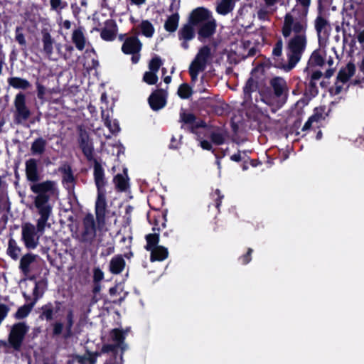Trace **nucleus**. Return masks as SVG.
Wrapping results in <instances>:
<instances>
[{
    "label": "nucleus",
    "mask_w": 364,
    "mask_h": 364,
    "mask_svg": "<svg viewBox=\"0 0 364 364\" xmlns=\"http://www.w3.org/2000/svg\"><path fill=\"white\" fill-rule=\"evenodd\" d=\"M196 37L195 27L188 21L183 24L178 32V40L181 41V47L187 50L189 48L188 42Z\"/></svg>",
    "instance_id": "nucleus-16"
},
{
    "label": "nucleus",
    "mask_w": 364,
    "mask_h": 364,
    "mask_svg": "<svg viewBox=\"0 0 364 364\" xmlns=\"http://www.w3.org/2000/svg\"><path fill=\"white\" fill-rule=\"evenodd\" d=\"M212 199L214 200L215 207L218 209V212H220V207L221 205V203L223 199L224 198V195L221 193L219 189L215 190V191L211 194Z\"/></svg>",
    "instance_id": "nucleus-53"
},
{
    "label": "nucleus",
    "mask_w": 364,
    "mask_h": 364,
    "mask_svg": "<svg viewBox=\"0 0 364 364\" xmlns=\"http://www.w3.org/2000/svg\"><path fill=\"white\" fill-rule=\"evenodd\" d=\"M92 161L94 163L93 176L97 188V192L105 191V186L107 184V181L105 178V170L101 164L96 159Z\"/></svg>",
    "instance_id": "nucleus-15"
},
{
    "label": "nucleus",
    "mask_w": 364,
    "mask_h": 364,
    "mask_svg": "<svg viewBox=\"0 0 364 364\" xmlns=\"http://www.w3.org/2000/svg\"><path fill=\"white\" fill-rule=\"evenodd\" d=\"M355 71V66L352 63H348L345 68H341L336 77V80L341 83H345L348 81Z\"/></svg>",
    "instance_id": "nucleus-26"
},
{
    "label": "nucleus",
    "mask_w": 364,
    "mask_h": 364,
    "mask_svg": "<svg viewBox=\"0 0 364 364\" xmlns=\"http://www.w3.org/2000/svg\"><path fill=\"white\" fill-rule=\"evenodd\" d=\"M326 63V60L322 54L320 49L314 50L307 62L306 68L304 69V72H314L320 71L316 69L317 67H323Z\"/></svg>",
    "instance_id": "nucleus-20"
},
{
    "label": "nucleus",
    "mask_w": 364,
    "mask_h": 364,
    "mask_svg": "<svg viewBox=\"0 0 364 364\" xmlns=\"http://www.w3.org/2000/svg\"><path fill=\"white\" fill-rule=\"evenodd\" d=\"M58 171L62 173V182L63 184H73L75 181L72 168L68 164H64L59 167Z\"/></svg>",
    "instance_id": "nucleus-32"
},
{
    "label": "nucleus",
    "mask_w": 364,
    "mask_h": 364,
    "mask_svg": "<svg viewBox=\"0 0 364 364\" xmlns=\"http://www.w3.org/2000/svg\"><path fill=\"white\" fill-rule=\"evenodd\" d=\"M211 57V49L208 46H202L197 53L195 58L205 65L208 64L209 58Z\"/></svg>",
    "instance_id": "nucleus-44"
},
{
    "label": "nucleus",
    "mask_w": 364,
    "mask_h": 364,
    "mask_svg": "<svg viewBox=\"0 0 364 364\" xmlns=\"http://www.w3.org/2000/svg\"><path fill=\"white\" fill-rule=\"evenodd\" d=\"M253 250L250 247L247 248V252L239 257L238 260L242 265H246L252 260V254Z\"/></svg>",
    "instance_id": "nucleus-56"
},
{
    "label": "nucleus",
    "mask_w": 364,
    "mask_h": 364,
    "mask_svg": "<svg viewBox=\"0 0 364 364\" xmlns=\"http://www.w3.org/2000/svg\"><path fill=\"white\" fill-rule=\"evenodd\" d=\"M162 65V60L159 56H155L151 58L149 63V69L150 71L157 73Z\"/></svg>",
    "instance_id": "nucleus-52"
},
{
    "label": "nucleus",
    "mask_w": 364,
    "mask_h": 364,
    "mask_svg": "<svg viewBox=\"0 0 364 364\" xmlns=\"http://www.w3.org/2000/svg\"><path fill=\"white\" fill-rule=\"evenodd\" d=\"M26 176L28 181L33 185L38 184L41 180V173L38 170V161L36 159H29L26 161Z\"/></svg>",
    "instance_id": "nucleus-17"
},
{
    "label": "nucleus",
    "mask_w": 364,
    "mask_h": 364,
    "mask_svg": "<svg viewBox=\"0 0 364 364\" xmlns=\"http://www.w3.org/2000/svg\"><path fill=\"white\" fill-rule=\"evenodd\" d=\"M258 88V83L252 77H250L247 80L243 87L244 101L246 103L252 102V93L255 92Z\"/></svg>",
    "instance_id": "nucleus-25"
},
{
    "label": "nucleus",
    "mask_w": 364,
    "mask_h": 364,
    "mask_svg": "<svg viewBox=\"0 0 364 364\" xmlns=\"http://www.w3.org/2000/svg\"><path fill=\"white\" fill-rule=\"evenodd\" d=\"M177 94L180 98L188 99L193 94L191 87L188 83H182L178 89Z\"/></svg>",
    "instance_id": "nucleus-46"
},
{
    "label": "nucleus",
    "mask_w": 364,
    "mask_h": 364,
    "mask_svg": "<svg viewBox=\"0 0 364 364\" xmlns=\"http://www.w3.org/2000/svg\"><path fill=\"white\" fill-rule=\"evenodd\" d=\"M79 147L82 150V154L86 157L88 161H92L95 159L94 157V147L87 132L80 129L79 132V136L77 139Z\"/></svg>",
    "instance_id": "nucleus-11"
},
{
    "label": "nucleus",
    "mask_w": 364,
    "mask_h": 364,
    "mask_svg": "<svg viewBox=\"0 0 364 364\" xmlns=\"http://www.w3.org/2000/svg\"><path fill=\"white\" fill-rule=\"evenodd\" d=\"M282 50H283V41L281 38H279L275 44L274 45L273 49H272V56L274 57V66L276 67V60H283V59H279V58L282 56Z\"/></svg>",
    "instance_id": "nucleus-47"
},
{
    "label": "nucleus",
    "mask_w": 364,
    "mask_h": 364,
    "mask_svg": "<svg viewBox=\"0 0 364 364\" xmlns=\"http://www.w3.org/2000/svg\"><path fill=\"white\" fill-rule=\"evenodd\" d=\"M324 111V109L323 108H316L314 109V113L310 117L311 119L314 122H318L322 119H324L323 117V112Z\"/></svg>",
    "instance_id": "nucleus-59"
},
{
    "label": "nucleus",
    "mask_w": 364,
    "mask_h": 364,
    "mask_svg": "<svg viewBox=\"0 0 364 364\" xmlns=\"http://www.w3.org/2000/svg\"><path fill=\"white\" fill-rule=\"evenodd\" d=\"M71 9H72L73 16L75 18H77L78 14L80 12V8L77 6V4L76 3H73L71 4Z\"/></svg>",
    "instance_id": "nucleus-64"
},
{
    "label": "nucleus",
    "mask_w": 364,
    "mask_h": 364,
    "mask_svg": "<svg viewBox=\"0 0 364 364\" xmlns=\"http://www.w3.org/2000/svg\"><path fill=\"white\" fill-rule=\"evenodd\" d=\"M216 28L217 23L215 18L198 26L196 27L198 40L200 42H205V40L210 39L216 32Z\"/></svg>",
    "instance_id": "nucleus-12"
},
{
    "label": "nucleus",
    "mask_w": 364,
    "mask_h": 364,
    "mask_svg": "<svg viewBox=\"0 0 364 364\" xmlns=\"http://www.w3.org/2000/svg\"><path fill=\"white\" fill-rule=\"evenodd\" d=\"M8 83L15 89L27 90L31 87V83L26 79L19 77H11L8 78Z\"/></svg>",
    "instance_id": "nucleus-36"
},
{
    "label": "nucleus",
    "mask_w": 364,
    "mask_h": 364,
    "mask_svg": "<svg viewBox=\"0 0 364 364\" xmlns=\"http://www.w3.org/2000/svg\"><path fill=\"white\" fill-rule=\"evenodd\" d=\"M297 3L300 4L303 6V9H297L296 7L293 8L291 11V14L294 16V19H297L298 18H301L305 15L306 19H307V14L309 7L311 4V0H296Z\"/></svg>",
    "instance_id": "nucleus-33"
},
{
    "label": "nucleus",
    "mask_w": 364,
    "mask_h": 364,
    "mask_svg": "<svg viewBox=\"0 0 364 364\" xmlns=\"http://www.w3.org/2000/svg\"><path fill=\"white\" fill-rule=\"evenodd\" d=\"M47 142L46 140L42 137L36 139L31 144V152L33 155H41L45 152Z\"/></svg>",
    "instance_id": "nucleus-37"
},
{
    "label": "nucleus",
    "mask_w": 364,
    "mask_h": 364,
    "mask_svg": "<svg viewBox=\"0 0 364 364\" xmlns=\"http://www.w3.org/2000/svg\"><path fill=\"white\" fill-rule=\"evenodd\" d=\"M92 161L94 163L93 176L97 188V192L105 191V186L107 184V181L105 178V170L101 164L96 159Z\"/></svg>",
    "instance_id": "nucleus-14"
},
{
    "label": "nucleus",
    "mask_w": 364,
    "mask_h": 364,
    "mask_svg": "<svg viewBox=\"0 0 364 364\" xmlns=\"http://www.w3.org/2000/svg\"><path fill=\"white\" fill-rule=\"evenodd\" d=\"M36 86L37 90V97L39 99H43L46 95L45 86L40 82L38 79L36 82Z\"/></svg>",
    "instance_id": "nucleus-61"
},
{
    "label": "nucleus",
    "mask_w": 364,
    "mask_h": 364,
    "mask_svg": "<svg viewBox=\"0 0 364 364\" xmlns=\"http://www.w3.org/2000/svg\"><path fill=\"white\" fill-rule=\"evenodd\" d=\"M214 18L212 12L205 7H197L192 10L188 18V21L195 28Z\"/></svg>",
    "instance_id": "nucleus-10"
},
{
    "label": "nucleus",
    "mask_w": 364,
    "mask_h": 364,
    "mask_svg": "<svg viewBox=\"0 0 364 364\" xmlns=\"http://www.w3.org/2000/svg\"><path fill=\"white\" fill-rule=\"evenodd\" d=\"M36 302V298L33 299V301L29 304H26L20 306L16 312L15 313V318L16 319H23L28 316L32 309L33 308Z\"/></svg>",
    "instance_id": "nucleus-39"
},
{
    "label": "nucleus",
    "mask_w": 364,
    "mask_h": 364,
    "mask_svg": "<svg viewBox=\"0 0 364 364\" xmlns=\"http://www.w3.org/2000/svg\"><path fill=\"white\" fill-rule=\"evenodd\" d=\"M200 144L201 148L204 150L210 151L213 149L211 143L207 140L200 141Z\"/></svg>",
    "instance_id": "nucleus-63"
},
{
    "label": "nucleus",
    "mask_w": 364,
    "mask_h": 364,
    "mask_svg": "<svg viewBox=\"0 0 364 364\" xmlns=\"http://www.w3.org/2000/svg\"><path fill=\"white\" fill-rule=\"evenodd\" d=\"M110 336L112 337V341L115 342V344H119V347L121 348L122 351L123 352L124 350L123 344L125 340V335L124 331L119 328H114L112 330Z\"/></svg>",
    "instance_id": "nucleus-42"
},
{
    "label": "nucleus",
    "mask_w": 364,
    "mask_h": 364,
    "mask_svg": "<svg viewBox=\"0 0 364 364\" xmlns=\"http://www.w3.org/2000/svg\"><path fill=\"white\" fill-rule=\"evenodd\" d=\"M124 173L126 174L125 177L121 173H117L113 178L116 189L121 192L126 191L129 188V178L127 174V169L124 170Z\"/></svg>",
    "instance_id": "nucleus-30"
},
{
    "label": "nucleus",
    "mask_w": 364,
    "mask_h": 364,
    "mask_svg": "<svg viewBox=\"0 0 364 364\" xmlns=\"http://www.w3.org/2000/svg\"><path fill=\"white\" fill-rule=\"evenodd\" d=\"M149 205L152 209L156 210V213L153 215L148 214L147 218L151 224H154L152 230L154 232L156 230L159 232L160 230V225L163 228L166 227V223L167 221V210L165 209L161 210L159 208L151 206V204H149Z\"/></svg>",
    "instance_id": "nucleus-19"
},
{
    "label": "nucleus",
    "mask_w": 364,
    "mask_h": 364,
    "mask_svg": "<svg viewBox=\"0 0 364 364\" xmlns=\"http://www.w3.org/2000/svg\"><path fill=\"white\" fill-rule=\"evenodd\" d=\"M62 303L59 301H55L54 303L48 302L41 308L39 318L46 321H52L54 316L60 310Z\"/></svg>",
    "instance_id": "nucleus-18"
},
{
    "label": "nucleus",
    "mask_w": 364,
    "mask_h": 364,
    "mask_svg": "<svg viewBox=\"0 0 364 364\" xmlns=\"http://www.w3.org/2000/svg\"><path fill=\"white\" fill-rule=\"evenodd\" d=\"M104 279V272L99 268L93 269V283H99Z\"/></svg>",
    "instance_id": "nucleus-58"
},
{
    "label": "nucleus",
    "mask_w": 364,
    "mask_h": 364,
    "mask_svg": "<svg viewBox=\"0 0 364 364\" xmlns=\"http://www.w3.org/2000/svg\"><path fill=\"white\" fill-rule=\"evenodd\" d=\"M207 65L194 58L189 66V70L200 73L205 70Z\"/></svg>",
    "instance_id": "nucleus-51"
},
{
    "label": "nucleus",
    "mask_w": 364,
    "mask_h": 364,
    "mask_svg": "<svg viewBox=\"0 0 364 364\" xmlns=\"http://www.w3.org/2000/svg\"><path fill=\"white\" fill-rule=\"evenodd\" d=\"M181 123V129H185L190 133L198 135V129L200 128L207 129V123L201 119H198L193 113L187 112L181 108L179 113V121Z\"/></svg>",
    "instance_id": "nucleus-4"
},
{
    "label": "nucleus",
    "mask_w": 364,
    "mask_h": 364,
    "mask_svg": "<svg viewBox=\"0 0 364 364\" xmlns=\"http://www.w3.org/2000/svg\"><path fill=\"white\" fill-rule=\"evenodd\" d=\"M211 142L216 145H222L225 142V138L222 133L212 132L210 136Z\"/></svg>",
    "instance_id": "nucleus-55"
},
{
    "label": "nucleus",
    "mask_w": 364,
    "mask_h": 364,
    "mask_svg": "<svg viewBox=\"0 0 364 364\" xmlns=\"http://www.w3.org/2000/svg\"><path fill=\"white\" fill-rule=\"evenodd\" d=\"M101 117L102 120L104 121L105 127H107L109 129L111 133L114 134L120 130L119 124L117 121L114 120V126H112V120L110 119L108 112L102 110Z\"/></svg>",
    "instance_id": "nucleus-41"
},
{
    "label": "nucleus",
    "mask_w": 364,
    "mask_h": 364,
    "mask_svg": "<svg viewBox=\"0 0 364 364\" xmlns=\"http://www.w3.org/2000/svg\"><path fill=\"white\" fill-rule=\"evenodd\" d=\"M235 7V0H222L218 5L216 11L218 14L226 15L231 12Z\"/></svg>",
    "instance_id": "nucleus-40"
},
{
    "label": "nucleus",
    "mask_w": 364,
    "mask_h": 364,
    "mask_svg": "<svg viewBox=\"0 0 364 364\" xmlns=\"http://www.w3.org/2000/svg\"><path fill=\"white\" fill-rule=\"evenodd\" d=\"M23 28L21 26H17L15 31V39L21 45L26 46V41L24 34L22 33Z\"/></svg>",
    "instance_id": "nucleus-57"
},
{
    "label": "nucleus",
    "mask_w": 364,
    "mask_h": 364,
    "mask_svg": "<svg viewBox=\"0 0 364 364\" xmlns=\"http://www.w3.org/2000/svg\"><path fill=\"white\" fill-rule=\"evenodd\" d=\"M167 93L163 89H157L154 91L148 98L150 107L154 111H158L164 108L166 105Z\"/></svg>",
    "instance_id": "nucleus-13"
},
{
    "label": "nucleus",
    "mask_w": 364,
    "mask_h": 364,
    "mask_svg": "<svg viewBox=\"0 0 364 364\" xmlns=\"http://www.w3.org/2000/svg\"><path fill=\"white\" fill-rule=\"evenodd\" d=\"M307 28L308 21L305 15L294 19L291 13L285 14L281 31L284 38H289L287 44L288 62L285 63L282 60H276V68L290 71L300 61L308 43Z\"/></svg>",
    "instance_id": "nucleus-2"
},
{
    "label": "nucleus",
    "mask_w": 364,
    "mask_h": 364,
    "mask_svg": "<svg viewBox=\"0 0 364 364\" xmlns=\"http://www.w3.org/2000/svg\"><path fill=\"white\" fill-rule=\"evenodd\" d=\"M51 9L60 12V11L67 7L68 4L63 0H50Z\"/></svg>",
    "instance_id": "nucleus-54"
},
{
    "label": "nucleus",
    "mask_w": 364,
    "mask_h": 364,
    "mask_svg": "<svg viewBox=\"0 0 364 364\" xmlns=\"http://www.w3.org/2000/svg\"><path fill=\"white\" fill-rule=\"evenodd\" d=\"M41 34L43 51L47 55L50 56L53 53L54 39L46 28L42 29Z\"/></svg>",
    "instance_id": "nucleus-28"
},
{
    "label": "nucleus",
    "mask_w": 364,
    "mask_h": 364,
    "mask_svg": "<svg viewBox=\"0 0 364 364\" xmlns=\"http://www.w3.org/2000/svg\"><path fill=\"white\" fill-rule=\"evenodd\" d=\"M14 106L16 112L14 113V122L19 124L26 121L31 115V112L26 105V95L22 93H18L14 100Z\"/></svg>",
    "instance_id": "nucleus-9"
},
{
    "label": "nucleus",
    "mask_w": 364,
    "mask_h": 364,
    "mask_svg": "<svg viewBox=\"0 0 364 364\" xmlns=\"http://www.w3.org/2000/svg\"><path fill=\"white\" fill-rule=\"evenodd\" d=\"M159 77L156 73L152 71H146L143 75V81L149 85H156Z\"/></svg>",
    "instance_id": "nucleus-50"
},
{
    "label": "nucleus",
    "mask_w": 364,
    "mask_h": 364,
    "mask_svg": "<svg viewBox=\"0 0 364 364\" xmlns=\"http://www.w3.org/2000/svg\"><path fill=\"white\" fill-rule=\"evenodd\" d=\"M149 252L151 262L164 261L168 256V249L161 245L153 248Z\"/></svg>",
    "instance_id": "nucleus-29"
},
{
    "label": "nucleus",
    "mask_w": 364,
    "mask_h": 364,
    "mask_svg": "<svg viewBox=\"0 0 364 364\" xmlns=\"http://www.w3.org/2000/svg\"><path fill=\"white\" fill-rule=\"evenodd\" d=\"M273 95L279 106L284 105L288 99L289 87L287 81L282 77H274L269 81Z\"/></svg>",
    "instance_id": "nucleus-6"
},
{
    "label": "nucleus",
    "mask_w": 364,
    "mask_h": 364,
    "mask_svg": "<svg viewBox=\"0 0 364 364\" xmlns=\"http://www.w3.org/2000/svg\"><path fill=\"white\" fill-rule=\"evenodd\" d=\"M314 27L317 33L318 38H320L321 35L326 36L328 35V31L331 26L327 19L321 14L318 15L314 21Z\"/></svg>",
    "instance_id": "nucleus-23"
},
{
    "label": "nucleus",
    "mask_w": 364,
    "mask_h": 364,
    "mask_svg": "<svg viewBox=\"0 0 364 364\" xmlns=\"http://www.w3.org/2000/svg\"><path fill=\"white\" fill-rule=\"evenodd\" d=\"M28 329L29 327L24 322L14 324L8 338L9 346L14 350L19 351Z\"/></svg>",
    "instance_id": "nucleus-5"
},
{
    "label": "nucleus",
    "mask_w": 364,
    "mask_h": 364,
    "mask_svg": "<svg viewBox=\"0 0 364 364\" xmlns=\"http://www.w3.org/2000/svg\"><path fill=\"white\" fill-rule=\"evenodd\" d=\"M142 48V43L137 36L126 37L122 46V51L126 55L139 53Z\"/></svg>",
    "instance_id": "nucleus-21"
},
{
    "label": "nucleus",
    "mask_w": 364,
    "mask_h": 364,
    "mask_svg": "<svg viewBox=\"0 0 364 364\" xmlns=\"http://www.w3.org/2000/svg\"><path fill=\"white\" fill-rule=\"evenodd\" d=\"M180 16L178 12L172 14L169 16L164 23V29L169 32H175L178 26Z\"/></svg>",
    "instance_id": "nucleus-35"
},
{
    "label": "nucleus",
    "mask_w": 364,
    "mask_h": 364,
    "mask_svg": "<svg viewBox=\"0 0 364 364\" xmlns=\"http://www.w3.org/2000/svg\"><path fill=\"white\" fill-rule=\"evenodd\" d=\"M340 82H341L336 80L334 86L329 88L328 91L331 95H337L341 92L343 90V85L340 84Z\"/></svg>",
    "instance_id": "nucleus-60"
},
{
    "label": "nucleus",
    "mask_w": 364,
    "mask_h": 364,
    "mask_svg": "<svg viewBox=\"0 0 364 364\" xmlns=\"http://www.w3.org/2000/svg\"><path fill=\"white\" fill-rule=\"evenodd\" d=\"M97 223L92 213H87L82 220V227L75 239L81 244L91 245L97 236Z\"/></svg>",
    "instance_id": "nucleus-3"
},
{
    "label": "nucleus",
    "mask_w": 364,
    "mask_h": 364,
    "mask_svg": "<svg viewBox=\"0 0 364 364\" xmlns=\"http://www.w3.org/2000/svg\"><path fill=\"white\" fill-rule=\"evenodd\" d=\"M118 27L112 19H108L105 22V27L100 31V37L105 41H113L117 34Z\"/></svg>",
    "instance_id": "nucleus-22"
},
{
    "label": "nucleus",
    "mask_w": 364,
    "mask_h": 364,
    "mask_svg": "<svg viewBox=\"0 0 364 364\" xmlns=\"http://www.w3.org/2000/svg\"><path fill=\"white\" fill-rule=\"evenodd\" d=\"M66 323L64 324L65 326V331L63 334V337L65 339L70 338L73 336V327L74 325V312L72 309H69L67 311L66 316H65Z\"/></svg>",
    "instance_id": "nucleus-31"
},
{
    "label": "nucleus",
    "mask_w": 364,
    "mask_h": 364,
    "mask_svg": "<svg viewBox=\"0 0 364 364\" xmlns=\"http://www.w3.org/2000/svg\"><path fill=\"white\" fill-rule=\"evenodd\" d=\"M10 309L6 304H0V324L2 321L6 317Z\"/></svg>",
    "instance_id": "nucleus-62"
},
{
    "label": "nucleus",
    "mask_w": 364,
    "mask_h": 364,
    "mask_svg": "<svg viewBox=\"0 0 364 364\" xmlns=\"http://www.w3.org/2000/svg\"><path fill=\"white\" fill-rule=\"evenodd\" d=\"M139 28L142 35L146 38L152 37L155 31L154 26L149 20H142Z\"/></svg>",
    "instance_id": "nucleus-45"
},
{
    "label": "nucleus",
    "mask_w": 364,
    "mask_h": 364,
    "mask_svg": "<svg viewBox=\"0 0 364 364\" xmlns=\"http://www.w3.org/2000/svg\"><path fill=\"white\" fill-rule=\"evenodd\" d=\"M146 244L144 247L146 251H150L153 248L159 246V233L156 232L148 234L145 236Z\"/></svg>",
    "instance_id": "nucleus-43"
},
{
    "label": "nucleus",
    "mask_w": 364,
    "mask_h": 364,
    "mask_svg": "<svg viewBox=\"0 0 364 364\" xmlns=\"http://www.w3.org/2000/svg\"><path fill=\"white\" fill-rule=\"evenodd\" d=\"M107 213V203L106 191L97 192V198L95 205V213L97 227L100 230L105 225L106 214Z\"/></svg>",
    "instance_id": "nucleus-8"
},
{
    "label": "nucleus",
    "mask_w": 364,
    "mask_h": 364,
    "mask_svg": "<svg viewBox=\"0 0 364 364\" xmlns=\"http://www.w3.org/2000/svg\"><path fill=\"white\" fill-rule=\"evenodd\" d=\"M6 254L14 261L18 260L21 254V248L12 237L9 240Z\"/></svg>",
    "instance_id": "nucleus-34"
},
{
    "label": "nucleus",
    "mask_w": 364,
    "mask_h": 364,
    "mask_svg": "<svg viewBox=\"0 0 364 364\" xmlns=\"http://www.w3.org/2000/svg\"><path fill=\"white\" fill-rule=\"evenodd\" d=\"M31 191L37 196L34 200L35 207L40 218L36 226L26 223L21 226V240L27 250L36 249L39 243L40 235L45 232L46 227H50L48 220L52 213V206L48 203L51 197H57L59 191L54 181L47 180L31 187Z\"/></svg>",
    "instance_id": "nucleus-1"
},
{
    "label": "nucleus",
    "mask_w": 364,
    "mask_h": 364,
    "mask_svg": "<svg viewBox=\"0 0 364 364\" xmlns=\"http://www.w3.org/2000/svg\"><path fill=\"white\" fill-rule=\"evenodd\" d=\"M73 42L79 50H82L85 46V38L81 28L75 29L72 36Z\"/></svg>",
    "instance_id": "nucleus-38"
},
{
    "label": "nucleus",
    "mask_w": 364,
    "mask_h": 364,
    "mask_svg": "<svg viewBox=\"0 0 364 364\" xmlns=\"http://www.w3.org/2000/svg\"><path fill=\"white\" fill-rule=\"evenodd\" d=\"M305 76V90L304 95L309 100L315 97L318 94L317 82L323 77L321 71L304 72Z\"/></svg>",
    "instance_id": "nucleus-7"
},
{
    "label": "nucleus",
    "mask_w": 364,
    "mask_h": 364,
    "mask_svg": "<svg viewBox=\"0 0 364 364\" xmlns=\"http://www.w3.org/2000/svg\"><path fill=\"white\" fill-rule=\"evenodd\" d=\"M126 265L125 260L121 255L113 257L109 262V272L113 274H121Z\"/></svg>",
    "instance_id": "nucleus-24"
},
{
    "label": "nucleus",
    "mask_w": 364,
    "mask_h": 364,
    "mask_svg": "<svg viewBox=\"0 0 364 364\" xmlns=\"http://www.w3.org/2000/svg\"><path fill=\"white\" fill-rule=\"evenodd\" d=\"M119 344H104L102 347L101 352L103 353H111L114 360H116L119 353Z\"/></svg>",
    "instance_id": "nucleus-49"
},
{
    "label": "nucleus",
    "mask_w": 364,
    "mask_h": 364,
    "mask_svg": "<svg viewBox=\"0 0 364 364\" xmlns=\"http://www.w3.org/2000/svg\"><path fill=\"white\" fill-rule=\"evenodd\" d=\"M37 255L32 253H26L20 259L19 269L22 273L27 274L31 272L30 266L36 259Z\"/></svg>",
    "instance_id": "nucleus-27"
},
{
    "label": "nucleus",
    "mask_w": 364,
    "mask_h": 364,
    "mask_svg": "<svg viewBox=\"0 0 364 364\" xmlns=\"http://www.w3.org/2000/svg\"><path fill=\"white\" fill-rule=\"evenodd\" d=\"M51 336L53 338L61 336L65 329L64 323L61 321H55L50 323Z\"/></svg>",
    "instance_id": "nucleus-48"
}]
</instances>
